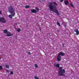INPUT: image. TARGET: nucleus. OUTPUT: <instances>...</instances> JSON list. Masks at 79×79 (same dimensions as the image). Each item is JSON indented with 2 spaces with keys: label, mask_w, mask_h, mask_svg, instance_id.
<instances>
[{
  "label": "nucleus",
  "mask_w": 79,
  "mask_h": 79,
  "mask_svg": "<svg viewBox=\"0 0 79 79\" xmlns=\"http://www.w3.org/2000/svg\"><path fill=\"white\" fill-rule=\"evenodd\" d=\"M64 3L65 5H68L69 4V2L68 1L65 0L64 1Z\"/></svg>",
  "instance_id": "0eeeda50"
},
{
  "label": "nucleus",
  "mask_w": 79,
  "mask_h": 79,
  "mask_svg": "<svg viewBox=\"0 0 79 79\" xmlns=\"http://www.w3.org/2000/svg\"><path fill=\"white\" fill-rule=\"evenodd\" d=\"M3 32H4V33H5V34H6L7 33L8 31H7V30L6 29V30H4Z\"/></svg>",
  "instance_id": "9b49d317"
},
{
  "label": "nucleus",
  "mask_w": 79,
  "mask_h": 79,
  "mask_svg": "<svg viewBox=\"0 0 79 79\" xmlns=\"http://www.w3.org/2000/svg\"><path fill=\"white\" fill-rule=\"evenodd\" d=\"M74 31L75 32H76V35H79V31L77 29H75Z\"/></svg>",
  "instance_id": "6e6552de"
},
{
  "label": "nucleus",
  "mask_w": 79,
  "mask_h": 79,
  "mask_svg": "<svg viewBox=\"0 0 79 79\" xmlns=\"http://www.w3.org/2000/svg\"><path fill=\"white\" fill-rule=\"evenodd\" d=\"M13 74V72L12 71L10 72V74Z\"/></svg>",
  "instance_id": "412c9836"
},
{
  "label": "nucleus",
  "mask_w": 79,
  "mask_h": 79,
  "mask_svg": "<svg viewBox=\"0 0 79 79\" xmlns=\"http://www.w3.org/2000/svg\"><path fill=\"white\" fill-rule=\"evenodd\" d=\"M54 66H56L57 67V68H60V64H59L58 63H57L56 65H54Z\"/></svg>",
  "instance_id": "9d476101"
},
{
  "label": "nucleus",
  "mask_w": 79,
  "mask_h": 79,
  "mask_svg": "<svg viewBox=\"0 0 79 79\" xmlns=\"http://www.w3.org/2000/svg\"><path fill=\"white\" fill-rule=\"evenodd\" d=\"M30 6H29L27 5L25 6V8H29Z\"/></svg>",
  "instance_id": "4468645a"
},
{
  "label": "nucleus",
  "mask_w": 79,
  "mask_h": 79,
  "mask_svg": "<svg viewBox=\"0 0 79 79\" xmlns=\"http://www.w3.org/2000/svg\"><path fill=\"white\" fill-rule=\"evenodd\" d=\"M62 46H63V47H64V44H63V45H62Z\"/></svg>",
  "instance_id": "cd10ccee"
},
{
  "label": "nucleus",
  "mask_w": 79,
  "mask_h": 79,
  "mask_svg": "<svg viewBox=\"0 0 79 79\" xmlns=\"http://www.w3.org/2000/svg\"><path fill=\"white\" fill-rule=\"evenodd\" d=\"M9 8V13H10V14H11L12 15H9V17L10 18L12 19L13 18V16H14L15 15V9H14V8L13 6H11L8 8Z\"/></svg>",
  "instance_id": "f03ea898"
},
{
  "label": "nucleus",
  "mask_w": 79,
  "mask_h": 79,
  "mask_svg": "<svg viewBox=\"0 0 79 79\" xmlns=\"http://www.w3.org/2000/svg\"><path fill=\"white\" fill-rule=\"evenodd\" d=\"M5 67L6 68H9V65H5Z\"/></svg>",
  "instance_id": "ddd939ff"
},
{
  "label": "nucleus",
  "mask_w": 79,
  "mask_h": 79,
  "mask_svg": "<svg viewBox=\"0 0 79 79\" xmlns=\"http://www.w3.org/2000/svg\"><path fill=\"white\" fill-rule=\"evenodd\" d=\"M70 6H71V7H74V6L73 5V4L72 3L70 4Z\"/></svg>",
  "instance_id": "a211bd4d"
},
{
  "label": "nucleus",
  "mask_w": 79,
  "mask_h": 79,
  "mask_svg": "<svg viewBox=\"0 0 79 79\" xmlns=\"http://www.w3.org/2000/svg\"><path fill=\"white\" fill-rule=\"evenodd\" d=\"M48 7L50 9V11H52L53 12H54L56 14H57L58 16L60 15V13L59 11L57 10V9L55 6H53V3L52 2H49Z\"/></svg>",
  "instance_id": "f257e3e1"
},
{
  "label": "nucleus",
  "mask_w": 79,
  "mask_h": 79,
  "mask_svg": "<svg viewBox=\"0 0 79 79\" xmlns=\"http://www.w3.org/2000/svg\"><path fill=\"white\" fill-rule=\"evenodd\" d=\"M31 13H37V10H36L35 9H33L31 10Z\"/></svg>",
  "instance_id": "423d86ee"
},
{
  "label": "nucleus",
  "mask_w": 79,
  "mask_h": 79,
  "mask_svg": "<svg viewBox=\"0 0 79 79\" xmlns=\"http://www.w3.org/2000/svg\"><path fill=\"white\" fill-rule=\"evenodd\" d=\"M28 54H29V55H30V54H31V52H28Z\"/></svg>",
  "instance_id": "a878e982"
},
{
  "label": "nucleus",
  "mask_w": 79,
  "mask_h": 79,
  "mask_svg": "<svg viewBox=\"0 0 79 79\" xmlns=\"http://www.w3.org/2000/svg\"><path fill=\"white\" fill-rule=\"evenodd\" d=\"M64 26L65 27H66V25H65Z\"/></svg>",
  "instance_id": "bb28decb"
},
{
  "label": "nucleus",
  "mask_w": 79,
  "mask_h": 79,
  "mask_svg": "<svg viewBox=\"0 0 79 79\" xmlns=\"http://www.w3.org/2000/svg\"><path fill=\"white\" fill-rule=\"evenodd\" d=\"M35 68H38V65L36 64H35Z\"/></svg>",
  "instance_id": "dca6fc26"
},
{
  "label": "nucleus",
  "mask_w": 79,
  "mask_h": 79,
  "mask_svg": "<svg viewBox=\"0 0 79 79\" xmlns=\"http://www.w3.org/2000/svg\"><path fill=\"white\" fill-rule=\"evenodd\" d=\"M17 31L18 32H20L21 31V29H19L17 30Z\"/></svg>",
  "instance_id": "f3484780"
},
{
  "label": "nucleus",
  "mask_w": 79,
  "mask_h": 79,
  "mask_svg": "<svg viewBox=\"0 0 79 79\" xmlns=\"http://www.w3.org/2000/svg\"><path fill=\"white\" fill-rule=\"evenodd\" d=\"M63 2V0H60V2Z\"/></svg>",
  "instance_id": "5701e85b"
},
{
  "label": "nucleus",
  "mask_w": 79,
  "mask_h": 79,
  "mask_svg": "<svg viewBox=\"0 0 79 79\" xmlns=\"http://www.w3.org/2000/svg\"><path fill=\"white\" fill-rule=\"evenodd\" d=\"M57 25L58 26H59V27H60L61 26L60 24V23H59L58 22H57Z\"/></svg>",
  "instance_id": "f8f14e48"
},
{
  "label": "nucleus",
  "mask_w": 79,
  "mask_h": 79,
  "mask_svg": "<svg viewBox=\"0 0 79 79\" xmlns=\"http://www.w3.org/2000/svg\"><path fill=\"white\" fill-rule=\"evenodd\" d=\"M8 33L9 34H7L6 35V36H7V37H10V36H11V35H13V34H10V32H9Z\"/></svg>",
  "instance_id": "1a4fd4ad"
},
{
  "label": "nucleus",
  "mask_w": 79,
  "mask_h": 79,
  "mask_svg": "<svg viewBox=\"0 0 79 79\" xmlns=\"http://www.w3.org/2000/svg\"><path fill=\"white\" fill-rule=\"evenodd\" d=\"M2 12L0 11V15H2Z\"/></svg>",
  "instance_id": "393cba45"
},
{
  "label": "nucleus",
  "mask_w": 79,
  "mask_h": 79,
  "mask_svg": "<svg viewBox=\"0 0 79 79\" xmlns=\"http://www.w3.org/2000/svg\"><path fill=\"white\" fill-rule=\"evenodd\" d=\"M2 69L3 68H2V66L0 65V70H2Z\"/></svg>",
  "instance_id": "aec40b11"
},
{
  "label": "nucleus",
  "mask_w": 79,
  "mask_h": 79,
  "mask_svg": "<svg viewBox=\"0 0 79 79\" xmlns=\"http://www.w3.org/2000/svg\"><path fill=\"white\" fill-rule=\"evenodd\" d=\"M36 9L37 11H39V9L38 8H36Z\"/></svg>",
  "instance_id": "b1692460"
},
{
  "label": "nucleus",
  "mask_w": 79,
  "mask_h": 79,
  "mask_svg": "<svg viewBox=\"0 0 79 79\" xmlns=\"http://www.w3.org/2000/svg\"><path fill=\"white\" fill-rule=\"evenodd\" d=\"M34 78H35V79H39V78H38V77H37V76H35L34 77Z\"/></svg>",
  "instance_id": "2eb2a0df"
},
{
  "label": "nucleus",
  "mask_w": 79,
  "mask_h": 79,
  "mask_svg": "<svg viewBox=\"0 0 79 79\" xmlns=\"http://www.w3.org/2000/svg\"><path fill=\"white\" fill-rule=\"evenodd\" d=\"M53 3H54L55 5H57V4H56V2H53Z\"/></svg>",
  "instance_id": "6ab92c4d"
},
{
  "label": "nucleus",
  "mask_w": 79,
  "mask_h": 79,
  "mask_svg": "<svg viewBox=\"0 0 79 79\" xmlns=\"http://www.w3.org/2000/svg\"><path fill=\"white\" fill-rule=\"evenodd\" d=\"M6 72H7V73H8L9 72V71H8V70L6 69Z\"/></svg>",
  "instance_id": "4be33fe9"
},
{
  "label": "nucleus",
  "mask_w": 79,
  "mask_h": 79,
  "mask_svg": "<svg viewBox=\"0 0 79 79\" xmlns=\"http://www.w3.org/2000/svg\"><path fill=\"white\" fill-rule=\"evenodd\" d=\"M58 76H64V73H65V70L64 69H63V67H60L58 70Z\"/></svg>",
  "instance_id": "7ed1b4c3"
},
{
  "label": "nucleus",
  "mask_w": 79,
  "mask_h": 79,
  "mask_svg": "<svg viewBox=\"0 0 79 79\" xmlns=\"http://www.w3.org/2000/svg\"><path fill=\"white\" fill-rule=\"evenodd\" d=\"M6 19L4 17H1L0 16V22L2 23H5L6 22Z\"/></svg>",
  "instance_id": "39448f33"
},
{
  "label": "nucleus",
  "mask_w": 79,
  "mask_h": 79,
  "mask_svg": "<svg viewBox=\"0 0 79 79\" xmlns=\"http://www.w3.org/2000/svg\"><path fill=\"white\" fill-rule=\"evenodd\" d=\"M60 55H61L62 56H64V53L62 52H60L59 53L57 57V60L58 61H61V57Z\"/></svg>",
  "instance_id": "20e7f679"
}]
</instances>
